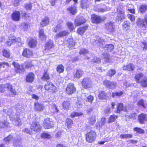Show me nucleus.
I'll use <instances>...</instances> for the list:
<instances>
[{
  "label": "nucleus",
  "instance_id": "obj_1",
  "mask_svg": "<svg viewBox=\"0 0 147 147\" xmlns=\"http://www.w3.org/2000/svg\"><path fill=\"white\" fill-rule=\"evenodd\" d=\"M16 112H13L12 108L7 109L4 110V112L9 116L10 119L16 125H19L22 124V122L19 116L20 115L24 112V109L20 106H16L15 108Z\"/></svg>",
  "mask_w": 147,
  "mask_h": 147
},
{
  "label": "nucleus",
  "instance_id": "obj_2",
  "mask_svg": "<svg viewBox=\"0 0 147 147\" xmlns=\"http://www.w3.org/2000/svg\"><path fill=\"white\" fill-rule=\"evenodd\" d=\"M96 133L93 131H90L86 135V140L89 143H92L94 142L96 139Z\"/></svg>",
  "mask_w": 147,
  "mask_h": 147
},
{
  "label": "nucleus",
  "instance_id": "obj_3",
  "mask_svg": "<svg viewBox=\"0 0 147 147\" xmlns=\"http://www.w3.org/2000/svg\"><path fill=\"white\" fill-rule=\"evenodd\" d=\"M41 127L39 123L36 121H34L31 124L30 129L32 131L38 132L41 129Z\"/></svg>",
  "mask_w": 147,
  "mask_h": 147
},
{
  "label": "nucleus",
  "instance_id": "obj_4",
  "mask_svg": "<svg viewBox=\"0 0 147 147\" xmlns=\"http://www.w3.org/2000/svg\"><path fill=\"white\" fill-rule=\"evenodd\" d=\"M76 91V89L73 83H70L67 86L65 92L67 94L71 95L74 93Z\"/></svg>",
  "mask_w": 147,
  "mask_h": 147
},
{
  "label": "nucleus",
  "instance_id": "obj_5",
  "mask_svg": "<svg viewBox=\"0 0 147 147\" xmlns=\"http://www.w3.org/2000/svg\"><path fill=\"white\" fill-rule=\"evenodd\" d=\"M45 88L46 90L52 92H56L57 90L56 87L51 82H47L45 84Z\"/></svg>",
  "mask_w": 147,
  "mask_h": 147
},
{
  "label": "nucleus",
  "instance_id": "obj_6",
  "mask_svg": "<svg viewBox=\"0 0 147 147\" xmlns=\"http://www.w3.org/2000/svg\"><path fill=\"white\" fill-rule=\"evenodd\" d=\"M92 82L88 78H85L83 79L82 82V85L84 88H90L92 85Z\"/></svg>",
  "mask_w": 147,
  "mask_h": 147
},
{
  "label": "nucleus",
  "instance_id": "obj_7",
  "mask_svg": "<svg viewBox=\"0 0 147 147\" xmlns=\"http://www.w3.org/2000/svg\"><path fill=\"white\" fill-rule=\"evenodd\" d=\"M103 84L106 87L111 89H114L116 87V84L114 82H111L107 80H105Z\"/></svg>",
  "mask_w": 147,
  "mask_h": 147
},
{
  "label": "nucleus",
  "instance_id": "obj_8",
  "mask_svg": "<svg viewBox=\"0 0 147 147\" xmlns=\"http://www.w3.org/2000/svg\"><path fill=\"white\" fill-rule=\"evenodd\" d=\"M12 65L16 69V70L17 72L21 73L25 71L23 66L22 65H19L18 63L13 62L12 63Z\"/></svg>",
  "mask_w": 147,
  "mask_h": 147
},
{
  "label": "nucleus",
  "instance_id": "obj_9",
  "mask_svg": "<svg viewBox=\"0 0 147 147\" xmlns=\"http://www.w3.org/2000/svg\"><path fill=\"white\" fill-rule=\"evenodd\" d=\"M85 21H86L83 17L78 16L75 19V25L76 26H78L85 23Z\"/></svg>",
  "mask_w": 147,
  "mask_h": 147
},
{
  "label": "nucleus",
  "instance_id": "obj_10",
  "mask_svg": "<svg viewBox=\"0 0 147 147\" xmlns=\"http://www.w3.org/2000/svg\"><path fill=\"white\" fill-rule=\"evenodd\" d=\"M138 120L140 123L144 124L147 121V115L144 113H141L138 115Z\"/></svg>",
  "mask_w": 147,
  "mask_h": 147
},
{
  "label": "nucleus",
  "instance_id": "obj_11",
  "mask_svg": "<svg viewBox=\"0 0 147 147\" xmlns=\"http://www.w3.org/2000/svg\"><path fill=\"white\" fill-rule=\"evenodd\" d=\"M91 19L92 22L94 23H100L103 20L100 16L94 14L92 15Z\"/></svg>",
  "mask_w": 147,
  "mask_h": 147
},
{
  "label": "nucleus",
  "instance_id": "obj_12",
  "mask_svg": "<svg viewBox=\"0 0 147 147\" xmlns=\"http://www.w3.org/2000/svg\"><path fill=\"white\" fill-rule=\"evenodd\" d=\"M118 15L117 17V19L118 21H121L123 19L125 18V15L123 11L119 9H117Z\"/></svg>",
  "mask_w": 147,
  "mask_h": 147
},
{
  "label": "nucleus",
  "instance_id": "obj_13",
  "mask_svg": "<svg viewBox=\"0 0 147 147\" xmlns=\"http://www.w3.org/2000/svg\"><path fill=\"white\" fill-rule=\"evenodd\" d=\"M20 15L19 11H15L12 14L11 17L13 20L18 21L20 20Z\"/></svg>",
  "mask_w": 147,
  "mask_h": 147
},
{
  "label": "nucleus",
  "instance_id": "obj_14",
  "mask_svg": "<svg viewBox=\"0 0 147 147\" xmlns=\"http://www.w3.org/2000/svg\"><path fill=\"white\" fill-rule=\"evenodd\" d=\"M106 28L110 32H112L114 31V30L115 26L113 25V23L110 22L107 23L105 24Z\"/></svg>",
  "mask_w": 147,
  "mask_h": 147
},
{
  "label": "nucleus",
  "instance_id": "obj_15",
  "mask_svg": "<svg viewBox=\"0 0 147 147\" xmlns=\"http://www.w3.org/2000/svg\"><path fill=\"white\" fill-rule=\"evenodd\" d=\"M43 126L45 129H49L51 127V121L49 118H47L44 120L43 122Z\"/></svg>",
  "mask_w": 147,
  "mask_h": 147
},
{
  "label": "nucleus",
  "instance_id": "obj_16",
  "mask_svg": "<svg viewBox=\"0 0 147 147\" xmlns=\"http://www.w3.org/2000/svg\"><path fill=\"white\" fill-rule=\"evenodd\" d=\"M68 32L66 30L56 34L54 36V38L55 39L57 40L59 38L63 37L68 35Z\"/></svg>",
  "mask_w": 147,
  "mask_h": 147
},
{
  "label": "nucleus",
  "instance_id": "obj_17",
  "mask_svg": "<svg viewBox=\"0 0 147 147\" xmlns=\"http://www.w3.org/2000/svg\"><path fill=\"white\" fill-rule=\"evenodd\" d=\"M136 24L138 27L141 28L145 27L146 26L144 20L140 18H138L137 20Z\"/></svg>",
  "mask_w": 147,
  "mask_h": 147
},
{
  "label": "nucleus",
  "instance_id": "obj_18",
  "mask_svg": "<svg viewBox=\"0 0 147 147\" xmlns=\"http://www.w3.org/2000/svg\"><path fill=\"white\" fill-rule=\"evenodd\" d=\"M134 68V65L131 63H130L127 65H124L123 67V70H127L129 71H133Z\"/></svg>",
  "mask_w": 147,
  "mask_h": 147
},
{
  "label": "nucleus",
  "instance_id": "obj_19",
  "mask_svg": "<svg viewBox=\"0 0 147 147\" xmlns=\"http://www.w3.org/2000/svg\"><path fill=\"white\" fill-rule=\"evenodd\" d=\"M32 54V51L30 50L26 49L24 50L22 55L27 57H30Z\"/></svg>",
  "mask_w": 147,
  "mask_h": 147
},
{
  "label": "nucleus",
  "instance_id": "obj_20",
  "mask_svg": "<svg viewBox=\"0 0 147 147\" xmlns=\"http://www.w3.org/2000/svg\"><path fill=\"white\" fill-rule=\"evenodd\" d=\"M34 78V74L32 73H30L26 76V80L28 82H31L33 81Z\"/></svg>",
  "mask_w": 147,
  "mask_h": 147
},
{
  "label": "nucleus",
  "instance_id": "obj_21",
  "mask_svg": "<svg viewBox=\"0 0 147 147\" xmlns=\"http://www.w3.org/2000/svg\"><path fill=\"white\" fill-rule=\"evenodd\" d=\"M83 74V71L80 69H77L74 74V77L75 78H79L82 76Z\"/></svg>",
  "mask_w": 147,
  "mask_h": 147
},
{
  "label": "nucleus",
  "instance_id": "obj_22",
  "mask_svg": "<svg viewBox=\"0 0 147 147\" xmlns=\"http://www.w3.org/2000/svg\"><path fill=\"white\" fill-rule=\"evenodd\" d=\"M49 19L48 17H46L42 20L40 24L42 27H44L48 25L49 23Z\"/></svg>",
  "mask_w": 147,
  "mask_h": 147
},
{
  "label": "nucleus",
  "instance_id": "obj_23",
  "mask_svg": "<svg viewBox=\"0 0 147 147\" xmlns=\"http://www.w3.org/2000/svg\"><path fill=\"white\" fill-rule=\"evenodd\" d=\"M9 66V64L7 62H3L2 63H0V69L2 71H4Z\"/></svg>",
  "mask_w": 147,
  "mask_h": 147
},
{
  "label": "nucleus",
  "instance_id": "obj_24",
  "mask_svg": "<svg viewBox=\"0 0 147 147\" xmlns=\"http://www.w3.org/2000/svg\"><path fill=\"white\" fill-rule=\"evenodd\" d=\"M66 42L67 43V45L68 47L69 48L73 47L75 45V42L72 38H69Z\"/></svg>",
  "mask_w": 147,
  "mask_h": 147
},
{
  "label": "nucleus",
  "instance_id": "obj_25",
  "mask_svg": "<svg viewBox=\"0 0 147 147\" xmlns=\"http://www.w3.org/2000/svg\"><path fill=\"white\" fill-rule=\"evenodd\" d=\"M34 109L38 111H41L43 110V105L38 102H35V103Z\"/></svg>",
  "mask_w": 147,
  "mask_h": 147
},
{
  "label": "nucleus",
  "instance_id": "obj_26",
  "mask_svg": "<svg viewBox=\"0 0 147 147\" xmlns=\"http://www.w3.org/2000/svg\"><path fill=\"white\" fill-rule=\"evenodd\" d=\"M107 95V94L104 91H100L98 95V98L99 99H105L106 98Z\"/></svg>",
  "mask_w": 147,
  "mask_h": 147
},
{
  "label": "nucleus",
  "instance_id": "obj_27",
  "mask_svg": "<svg viewBox=\"0 0 147 147\" xmlns=\"http://www.w3.org/2000/svg\"><path fill=\"white\" fill-rule=\"evenodd\" d=\"M37 44L36 40L34 39L31 38L29 40L28 42L29 46L31 48L35 47Z\"/></svg>",
  "mask_w": 147,
  "mask_h": 147
},
{
  "label": "nucleus",
  "instance_id": "obj_28",
  "mask_svg": "<svg viewBox=\"0 0 147 147\" xmlns=\"http://www.w3.org/2000/svg\"><path fill=\"white\" fill-rule=\"evenodd\" d=\"M144 78H145V77L144 76V75L142 73L138 74L135 76V78L137 82L138 83L140 82L141 80H143Z\"/></svg>",
  "mask_w": 147,
  "mask_h": 147
},
{
  "label": "nucleus",
  "instance_id": "obj_29",
  "mask_svg": "<svg viewBox=\"0 0 147 147\" xmlns=\"http://www.w3.org/2000/svg\"><path fill=\"white\" fill-rule=\"evenodd\" d=\"M137 105L139 106H142V107L146 108L147 106V104L145 102V101L142 99L140 100L137 103Z\"/></svg>",
  "mask_w": 147,
  "mask_h": 147
},
{
  "label": "nucleus",
  "instance_id": "obj_30",
  "mask_svg": "<svg viewBox=\"0 0 147 147\" xmlns=\"http://www.w3.org/2000/svg\"><path fill=\"white\" fill-rule=\"evenodd\" d=\"M126 110V108H125V107L122 104H119L118 106L117 107V113H119L121 111H125Z\"/></svg>",
  "mask_w": 147,
  "mask_h": 147
},
{
  "label": "nucleus",
  "instance_id": "obj_31",
  "mask_svg": "<svg viewBox=\"0 0 147 147\" xmlns=\"http://www.w3.org/2000/svg\"><path fill=\"white\" fill-rule=\"evenodd\" d=\"M67 9L72 15L75 14L77 12L76 7L75 6H71L67 8Z\"/></svg>",
  "mask_w": 147,
  "mask_h": 147
},
{
  "label": "nucleus",
  "instance_id": "obj_32",
  "mask_svg": "<svg viewBox=\"0 0 147 147\" xmlns=\"http://www.w3.org/2000/svg\"><path fill=\"white\" fill-rule=\"evenodd\" d=\"M39 37L40 39L42 40H45L46 38V36L44 33V31L42 29H40L39 31Z\"/></svg>",
  "mask_w": 147,
  "mask_h": 147
},
{
  "label": "nucleus",
  "instance_id": "obj_33",
  "mask_svg": "<svg viewBox=\"0 0 147 147\" xmlns=\"http://www.w3.org/2000/svg\"><path fill=\"white\" fill-rule=\"evenodd\" d=\"M88 26H86L83 27L79 28L77 30L78 33L82 35L88 28Z\"/></svg>",
  "mask_w": 147,
  "mask_h": 147
},
{
  "label": "nucleus",
  "instance_id": "obj_34",
  "mask_svg": "<svg viewBox=\"0 0 147 147\" xmlns=\"http://www.w3.org/2000/svg\"><path fill=\"white\" fill-rule=\"evenodd\" d=\"M53 42L52 40H50L48 41L45 45V49L49 50L53 47Z\"/></svg>",
  "mask_w": 147,
  "mask_h": 147
},
{
  "label": "nucleus",
  "instance_id": "obj_35",
  "mask_svg": "<svg viewBox=\"0 0 147 147\" xmlns=\"http://www.w3.org/2000/svg\"><path fill=\"white\" fill-rule=\"evenodd\" d=\"M9 40V41L6 42L7 44L9 46H10L12 43L17 41L16 37L14 36L10 37Z\"/></svg>",
  "mask_w": 147,
  "mask_h": 147
},
{
  "label": "nucleus",
  "instance_id": "obj_36",
  "mask_svg": "<svg viewBox=\"0 0 147 147\" xmlns=\"http://www.w3.org/2000/svg\"><path fill=\"white\" fill-rule=\"evenodd\" d=\"M6 88L9 90L14 95H16V90L12 88L11 85L10 84H5Z\"/></svg>",
  "mask_w": 147,
  "mask_h": 147
},
{
  "label": "nucleus",
  "instance_id": "obj_37",
  "mask_svg": "<svg viewBox=\"0 0 147 147\" xmlns=\"http://www.w3.org/2000/svg\"><path fill=\"white\" fill-rule=\"evenodd\" d=\"M147 10V5H142L140 6L139 11L141 13H144Z\"/></svg>",
  "mask_w": 147,
  "mask_h": 147
},
{
  "label": "nucleus",
  "instance_id": "obj_38",
  "mask_svg": "<svg viewBox=\"0 0 147 147\" xmlns=\"http://www.w3.org/2000/svg\"><path fill=\"white\" fill-rule=\"evenodd\" d=\"M88 2L86 0H84L81 3V7L82 8H87L88 7Z\"/></svg>",
  "mask_w": 147,
  "mask_h": 147
},
{
  "label": "nucleus",
  "instance_id": "obj_39",
  "mask_svg": "<svg viewBox=\"0 0 147 147\" xmlns=\"http://www.w3.org/2000/svg\"><path fill=\"white\" fill-rule=\"evenodd\" d=\"M63 28L62 25L58 24L56 27L53 28V31L54 32L56 33L61 30Z\"/></svg>",
  "mask_w": 147,
  "mask_h": 147
},
{
  "label": "nucleus",
  "instance_id": "obj_40",
  "mask_svg": "<svg viewBox=\"0 0 147 147\" xmlns=\"http://www.w3.org/2000/svg\"><path fill=\"white\" fill-rule=\"evenodd\" d=\"M8 122L7 121L3 120L1 121H0V127L3 128L8 126Z\"/></svg>",
  "mask_w": 147,
  "mask_h": 147
},
{
  "label": "nucleus",
  "instance_id": "obj_41",
  "mask_svg": "<svg viewBox=\"0 0 147 147\" xmlns=\"http://www.w3.org/2000/svg\"><path fill=\"white\" fill-rule=\"evenodd\" d=\"M64 67L61 64L59 65L57 67V71L59 73H61L63 72L64 70Z\"/></svg>",
  "mask_w": 147,
  "mask_h": 147
},
{
  "label": "nucleus",
  "instance_id": "obj_42",
  "mask_svg": "<svg viewBox=\"0 0 147 147\" xmlns=\"http://www.w3.org/2000/svg\"><path fill=\"white\" fill-rule=\"evenodd\" d=\"M96 118L95 116H93L90 117L89 119V123L91 125H93L95 123Z\"/></svg>",
  "mask_w": 147,
  "mask_h": 147
},
{
  "label": "nucleus",
  "instance_id": "obj_43",
  "mask_svg": "<svg viewBox=\"0 0 147 147\" xmlns=\"http://www.w3.org/2000/svg\"><path fill=\"white\" fill-rule=\"evenodd\" d=\"M123 94V92L122 91H118L112 93L111 94V96L113 97L115 96H121Z\"/></svg>",
  "mask_w": 147,
  "mask_h": 147
},
{
  "label": "nucleus",
  "instance_id": "obj_44",
  "mask_svg": "<svg viewBox=\"0 0 147 147\" xmlns=\"http://www.w3.org/2000/svg\"><path fill=\"white\" fill-rule=\"evenodd\" d=\"M40 136L42 138L49 139L51 137V136L49 134L46 132L42 133Z\"/></svg>",
  "mask_w": 147,
  "mask_h": 147
},
{
  "label": "nucleus",
  "instance_id": "obj_45",
  "mask_svg": "<svg viewBox=\"0 0 147 147\" xmlns=\"http://www.w3.org/2000/svg\"><path fill=\"white\" fill-rule=\"evenodd\" d=\"M140 83L142 86L144 87H147V78L145 77L140 81Z\"/></svg>",
  "mask_w": 147,
  "mask_h": 147
},
{
  "label": "nucleus",
  "instance_id": "obj_46",
  "mask_svg": "<svg viewBox=\"0 0 147 147\" xmlns=\"http://www.w3.org/2000/svg\"><path fill=\"white\" fill-rule=\"evenodd\" d=\"M117 118V116L115 115H111L109 118V123H112Z\"/></svg>",
  "mask_w": 147,
  "mask_h": 147
},
{
  "label": "nucleus",
  "instance_id": "obj_47",
  "mask_svg": "<svg viewBox=\"0 0 147 147\" xmlns=\"http://www.w3.org/2000/svg\"><path fill=\"white\" fill-rule=\"evenodd\" d=\"M50 78L49 74L46 72L45 71L43 76L42 77V79L44 81H47Z\"/></svg>",
  "mask_w": 147,
  "mask_h": 147
},
{
  "label": "nucleus",
  "instance_id": "obj_48",
  "mask_svg": "<svg viewBox=\"0 0 147 147\" xmlns=\"http://www.w3.org/2000/svg\"><path fill=\"white\" fill-rule=\"evenodd\" d=\"M3 55L4 57L7 58H9L10 57V53L9 51L5 49L3 51Z\"/></svg>",
  "mask_w": 147,
  "mask_h": 147
},
{
  "label": "nucleus",
  "instance_id": "obj_49",
  "mask_svg": "<svg viewBox=\"0 0 147 147\" xmlns=\"http://www.w3.org/2000/svg\"><path fill=\"white\" fill-rule=\"evenodd\" d=\"M100 59L99 58L95 57L91 60V62L93 63H99L100 62Z\"/></svg>",
  "mask_w": 147,
  "mask_h": 147
},
{
  "label": "nucleus",
  "instance_id": "obj_50",
  "mask_svg": "<svg viewBox=\"0 0 147 147\" xmlns=\"http://www.w3.org/2000/svg\"><path fill=\"white\" fill-rule=\"evenodd\" d=\"M62 105L64 108L67 109L70 105V103L68 101H66L63 103Z\"/></svg>",
  "mask_w": 147,
  "mask_h": 147
},
{
  "label": "nucleus",
  "instance_id": "obj_51",
  "mask_svg": "<svg viewBox=\"0 0 147 147\" xmlns=\"http://www.w3.org/2000/svg\"><path fill=\"white\" fill-rule=\"evenodd\" d=\"M120 137L121 138H131L133 137V135L131 134H122L120 135Z\"/></svg>",
  "mask_w": 147,
  "mask_h": 147
},
{
  "label": "nucleus",
  "instance_id": "obj_52",
  "mask_svg": "<svg viewBox=\"0 0 147 147\" xmlns=\"http://www.w3.org/2000/svg\"><path fill=\"white\" fill-rule=\"evenodd\" d=\"M66 121V125H67V127L69 128H71V124H73L72 121L69 119H67Z\"/></svg>",
  "mask_w": 147,
  "mask_h": 147
},
{
  "label": "nucleus",
  "instance_id": "obj_53",
  "mask_svg": "<svg viewBox=\"0 0 147 147\" xmlns=\"http://www.w3.org/2000/svg\"><path fill=\"white\" fill-rule=\"evenodd\" d=\"M134 130L139 134H143L144 133V130L140 128L136 127L134 128Z\"/></svg>",
  "mask_w": 147,
  "mask_h": 147
},
{
  "label": "nucleus",
  "instance_id": "obj_54",
  "mask_svg": "<svg viewBox=\"0 0 147 147\" xmlns=\"http://www.w3.org/2000/svg\"><path fill=\"white\" fill-rule=\"evenodd\" d=\"M13 139V136L11 135H9L7 137L4 138V140L6 144H9V141Z\"/></svg>",
  "mask_w": 147,
  "mask_h": 147
},
{
  "label": "nucleus",
  "instance_id": "obj_55",
  "mask_svg": "<svg viewBox=\"0 0 147 147\" xmlns=\"http://www.w3.org/2000/svg\"><path fill=\"white\" fill-rule=\"evenodd\" d=\"M130 23L129 21H126L123 22V26L124 28H127L130 27Z\"/></svg>",
  "mask_w": 147,
  "mask_h": 147
},
{
  "label": "nucleus",
  "instance_id": "obj_56",
  "mask_svg": "<svg viewBox=\"0 0 147 147\" xmlns=\"http://www.w3.org/2000/svg\"><path fill=\"white\" fill-rule=\"evenodd\" d=\"M105 47L107 48V50L110 51L113 50L114 48V46L112 44L106 45Z\"/></svg>",
  "mask_w": 147,
  "mask_h": 147
},
{
  "label": "nucleus",
  "instance_id": "obj_57",
  "mask_svg": "<svg viewBox=\"0 0 147 147\" xmlns=\"http://www.w3.org/2000/svg\"><path fill=\"white\" fill-rule=\"evenodd\" d=\"M116 73V71L114 69H111L109 70L107 73V75L109 76H113Z\"/></svg>",
  "mask_w": 147,
  "mask_h": 147
},
{
  "label": "nucleus",
  "instance_id": "obj_58",
  "mask_svg": "<svg viewBox=\"0 0 147 147\" xmlns=\"http://www.w3.org/2000/svg\"><path fill=\"white\" fill-rule=\"evenodd\" d=\"M88 50L84 48H82L80 49L79 53L80 55L85 54L88 53Z\"/></svg>",
  "mask_w": 147,
  "mask_h": 147
},
{
  "label": "nucleus",
  "instance_id": "obj_59",
  "mask_svg": "<svg viewBox=\"0 0 147 147\" xmlns=\"http://www.w3.org/2000/svg\"><path fill=\"white\" fill-rule=\"evenodd\" d=\"M67 25L70 30H73L74 29L73 24L71 22H68L67 23Z\"/></svg>",
  "mask_w": 147,
  "mask_h": 147
},
{
  "label": "nucleus",
  "instance_id": "obj_60",
  "mask_svg": "<svg viewBox=\"0 0 147 147\" xmlns=\"http://www.w3.org/2000/svg\"><path fill=\"white\" fill-rule=\"evenodd\" d=\"M108 10L106 6L103 8L100 7L98 9V11L99 12H103Z\"/></svg>",
  "mask_w": 147,
  "mask_h": 147
},
{
  "label": "nucleus",
  "instance_id": "obj_61",
  "mask_svg": "<svg viewBox=\"0 0 147 147\" xmlns=\"http://www.w3.org/2000/svg\"><path fill=\"white\" fill-rule=\"evenodd\" d=\"M6 87L5 84H1L0 85V92H3L5 90Z\"/></svg>",
  "mask_w": 147,
  "mask_h": 147
},
{
  "label": "nucleus",
  "instance_id": "obj_62",
  "mask_svg": "<svg viewBox=\"0 0 147 147\" xmlns=\"http://www.w3.org/2000/svg\"><path fill=\"white\" fill-rule=\"evenodd\" d=\"M82 115V113H78L77 112H73L71 113V117H73L76 116H81Z\"/></svg>",
  "mask_w": 147,
  "mask_h": 147
},
{
  "label": "nucleus",
  "instance_id": "obj_63",
  "mask_svg": "<svg viewBox=\"0 0 147 147\" xmlns=\"http://www.w3.org/2000/svg\"><path fill=\"white\" fill-rule=\"evenodd\" d=\"M93 99L94 98L93 96L91 95H90L87 97L86 101L88 102H89L90 103H92Z\"/></svg>",
  "mask_w": 147,
  "mask_h": 147
},
{
  "label": "nucleus",
  "instance_id": "obj_64",
  "mask_svg": "<svg viewBox=\"0 0 147 147\" xmlns=\"http://www.w3.org/2000/svg\"><path fill=\"white\" fill-rule=\"evenodd\" d=\"M141 46L143 48V49H147V42H142L141 44Z\"/></svg>",
  "mask_w": 147,
  "mask_h": 147
}]
</instances>
